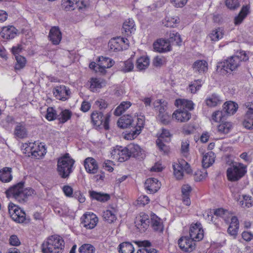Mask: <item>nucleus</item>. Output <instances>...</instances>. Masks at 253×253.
Segmentation results:
<instances>
[{
    "instance_id": "nucleus-29",
    "label": "nucleus",
    "mask_w": 253,
    "mask_h": 253,
    "mask_svg": "<svg viewBox=\"0 0 253 253\" xmlns=\"http://www.w3.org/2000/svg\"><path fill=\"white\" fill-rule=\"evenodd\" d=\"M14 135L15 137L24 138L27 137V130L24 123H18L16 124L14 130Z\"/></svg>"
},
{
    "instance_id": "nucleus-30",
    "label": "nucleus",
    "mask_w": 253,
    "mask_h": 253,
    "mask_svg": "<svg viewBox=\"0 0 253 253\" xmlns=\"http://www.w3.org/2000/svg\"><path fill=\"white\" fill-rule=\"evenodd\" d=\"M120 37L112 39L108 43L110 49L113 51H121L126 49V47H123Z\"/></svg>"
},
{
    "instance_id": "nucleus-55",
    "label": "nucleus",
    "mask_w": 253,
    "mask_h": 253,
    "mask_svg": "<svg viewBox=\"0 0 253 253\" xmlns=\"http://www.w3.org/2000/svg\"><path fill=\"white\" fill-rule=\"evenodd\" d=\"M243 200L239 202L240 205L243 208H249L253 205L252 201V197L249 195H243Z\"/></svg>"
},
{
    "instance_id": "nucleus-44",
    "label": "nucleus",
    "mask_w": 253,
    "mask_h": 253,
    "mask_svg": "<svg viewBox=\"0 0 253 253\" xmlns=\"http://www.w3.org/2000/svg\"><path fill=\"white\" fill-rule=\"evenodd\" d=\"M15 124L14 118L7 116L5 118L2 119L0 122V125L7 130H11Z\"/></svg>"
},
{
    "instance_id": "nucleus-57",
    "label": "nucleus",
    "mask_w": 253,
    "mask_h": 253,
    "mask_svg": "<svg viewBox=\"0 0 253 253\" xmlns=\"http://www.w3.org/2000/svg\"><path fill=\"white\" fill-rule=\"evenodd\" d=\"M60 115V122L64 123L71 118L72 112L69 110L65 109L61 112Z\"/></svg>"
},
{
    "instance_id": "nucleus-62",
    "label": "nucleus",
    "mask_w": 253,
    "mask_h": 253,
    "mask_svg": "<svg viewBox=\"0 0 253 253\" xmlns=\"http://www.w3.org/2000/svg\"><path fill=\"white\" fill-rule=\"evenodd\" d=\"M225 4L230 9H235L239 6L238 0H226Z\"/></svg>"
},
{
    "instance_id": "nucleus-58",
    "label": "nucleus",
    "mask_w": 253,
    "mask_h": 253,
    "mask_svg": "<svg viewBox=\"0 0 253 253\" xmlns=\"http://www.w3.org/2000/svg\"><path fill=\"white\" fill-rule=\"evenodd\" d=\"M189 142L188 140L183 141L181 142V152L185 157L189 154Z\"/></svg>"
},
{
    "instance_id": "nucleus-39",
    "label": "nucleus",
    "mask_w": 253,
    "mask_h": 253,
    "mask_svg": "<svg viewBox=\"0 0 253 253\" xmlns=\"http://www.w3.org/2000/svg\"><path fill=\"white\" fill-rule=\"evenodd\" d=\"M102 216L108 223H112L116 219V211L115 208L107 210L103 213Z\"/></svg>"
},
{
    "instance_id": "nucleus-37",
    "label": "nucleus",
    "mask_w": 253,
    "mask_h": 253,
    "mask_svg": "<svg viewBox=\"0 0 253 253\" xmlns=\"http://www.w3.org/2000/svg\"><path fill=\"white\" fill-rule=\"evenodd\" d=\"M213 214L214 215L216 216L217 218H222L226 222L229 221L231 216V213L222 208L215 209Z\"/></svg>"
},
{
    "instance_id": "nucleus-48",
    "label": "nucleus",
    "mask_w": 253,
    "mask_h": 253,
    "mask_svg": "<svg viewBox=\"0 0 253 253\" xmlns=\"http://www.w3.org/2000/svg\"><path fill=\"white\" fill-rule=\"evenodd\" d=\"M179 22L180 19L177 16H169L166 17L165 21L163 24L167 27H174Z\"/></svg>"
},
{
    "instance_id": "nucleus-19",
    "label": "nucleus",
    "mask_w": 253,
    "mask_h": 253,
    "mask_svg": "<svg viewBox=\"0 0 253 253\" xmlns=\"http://www.w3.org/2000/svg\"><path fill=\"white\" fill-rule=\"evenodd\" d=\"M114 62L110 58L106 57H99L98 59L99 67L97 70L101 74H105L106 69L111 68L114 64Z\"/></svg>"
},
{
    "instance_id": "nucleus-34",
    "label": "nucleus",
    "mask_w": 253,
    "mask_h": 253,
    "mask_svg": "<svg viewBox=\"0 0 253 253\" xmlns=\"http://www.w3.org/2000/svg\"><path fill=\"white\" fill-rule=\"evenodd\" d=\"M89 193L91 198L100 202H107L110 199V195L106 193L97 192L94 191H90Z\"/></svg>"
},
{
    "instance_id": "nucleus-18",
    "label": "nucleus",
    "mask_w": 253,
    "mask_h": 253,
    "mask_svg": "<svg viewBox=\"0 0 253 253\" xmlns=\"http://www.w3.org/2000/svg\"><path fill=\"white\" fill-rule=\"evenodd\" d=\"M161 182L155 178L147 179L145 183V188L149 193H154L158 191L161 187Z\"/></svg>"
},
{
    "instance_id": "nucleus-26",
    "label": "nucleus",
    "mask_w": 253,
    "mask_h": 253,
    "mask_svg": "<svg viewBox=\"0 0 253 253\" xmlns=\"http://www.w3.org/2000/svg\"><path fill=\"white\" fill-rule=\"evenodd\" d=\"M17 30L13 26H8L2 28L0 33L2 38L6 40L13 39L17 35Z\"/></svg>"
},
{
    "instance_id": "nucleus-31",
    "label": "nucleus",
    "mask_w": 253,
    "mask_h": 253,
    "mask_svg": "<svg viewBox=\"0 0 253 253\" xmlns=\"http://www.w3.org/2000/svg\"><path fill=\"white\" fill-rule=\"evenodd\" d=\"M215 155L211 151L206 153L203 157L202 165L204 169H207L211 166L215 161Z\"/></svg>"
},
{
    "instance_id": "nucleus-36",
    "label": "nucleus",
    "mask_w": 253,
    "mask_h": 253,
    "mask_svg": "<svg viewBox=\"0 0 253 253\" xmlns=\"http://www.w3.org/2000/svg\"><path fill=\"white\" fill-rule=\"evenodd\" d=\"M151 226L154 230L159 232L163 231L164 226L160 218L154 214L151 215Z\"/></svg>"
},
{
    "instance_id": "nucleus-20",
    "label": "nucleus",
    "mask_w": 253,
    "mask_h": 253,
    "mask_svg": "<svg viewBox=\"0 0 253 253\" xmlns=\"http://www.w3.org/2000/svg\"><path fill=\"white\" fill-rule=\"evenodd\" d=\"M140 249L136 253H158L159 251L152 248L151 243L148 241H140L137 243Z\"/></svg>"
},
{
    "instance_id": "nucleus-8",
    "label": "nucleus",
    "mask_w": 253,
    "mask_h": 253,
    "mask_svg": "<svg viewBox=\"0 0 253 253\" xmlns=\"http://www.w3.org/2000/svg\"><path fill=\"white\" fill-rule=\"evenodd\" d=\"M173 173L177 179H182L184 175V171L187 174L192 172L190 165L185 160H182L177 163H174L172 165Z\"/></svg>"
},
{
    "instance_id": "nucleus-1",
    "label": "nucleus",
    "mask_w": 253,
    "mask_h": 253,
    "mask_svg": "<svg viewBox=\"0 0 253 253\" xmlns=\"http://www.w3.org/2000/svg\"><path fill=\"white\" fill-rule=\"evenodd\" d=\"M248 60V57L244 51H241L237 55L228 58L224 61L218 63L217 71L224 73H228L237 70L241 65L242 61Z\"/></svg>"
},
{
    "instance_id": "nucleus-56",
    "label": "nucleus",
    "mask_w": 253,
    "mask_h": 253,
    "mask_svg": "<svg viewBox=\"0 0 253 253\" xmlns=\"http://www.w3.org/2000/svg\"><path fill=\"white\" fill-rule=\"evenodd\" d=\"M154 107H158L159 109V114L158 115H161L166 113L167 106L163 104L162 100H158L154 103Z\"/></svg>"
},
{
    "instance_id": "nucleus-64",
    "label": "nucleus",
    "mask_w": 253,
    "mask_h": 253,
    "mask_svg": "<svg viewBox=\"0 0 253 253\" xmlns=\"http://www.w3.org/2000/svg\"><path fill=\"white\" fill-rule=\"evenodd\" d=\"M222 117V113L220 111L214 112L211 116V119L214 122H219Z\"/></svg>"
},
{
    "instance_id": "nucleus-25",
    "label": "nucleus",
    "mask_w": 253,
    "mask_h": 253,
    "mask_svg": "<svg viewBox=\"0 0 253 253\" xmlns=\"http://www.w3.org/2000/svg\"><path fill=\"white\" fill-rule=\"evenodd\" d=\"M204 102L207 106L211 108L221 104L222 103V100L219 94L216 93H213L208 95L205 99Z\"/></svg>"
},
{
    "instance_id": "nucleus-12",
    "label": "nucleus",
    "mask_w": 253,
    "mask_h": 253,
    "mask_svg": "<svg viewBox=\"0 0 253 253\" xmlns=\"http://www.w3.org/2000/svg\"><path fill=\"white\" fill-rule=\"evenodd\" d=\"M81 224L87 229L94 228L98 222L97 216L93 212H86L81 218Z\"/></svg>"
},
{
    "instance_id": "nucleus-11",
    "label": "nucleus",
    "mask_w": 253,
    "mask_h": 253,
    "mask_svg": "<svg viewBox=\"0 0 253 253\" xmlns=\"http://www.w3.org/2000/svg\"><path fill=\"white\" fill-rule=\"evenodd\" d=\"M62 7L66 11H71L78 7L79 9L85 8L89 5L88 0H83L81 2L77 0H62Z\"/></svg>"
},
{
    "instance_id": "nucleus-49",
    "label": "nucleus",
    "mask_w": 253,
    "mask_h": 253,
    "mask_svg": "<svg viewBox=\"0 0 253 253\" xmlns=\"http://www.w3.org/2000/svg\"><path fill=\"white\" fill-rule=\"evenodd\" d=\"M15 60L16 61L15 64V69L19 70L23 69L26 64V58L20 55H15Z\"/></svg>"
},
{
    "instance_id": "nucleus-21",
    "label": "nucleus",
    "mask_w": 253,
    "mask_h": 253,
    "mask_svg": "<svg viewBox=\"0 0 253 253\" xmlns=\"http://www.w3.org/2000/svg\"><path fill=\"white\" fill-rule=\"evenodd\" d=\"M126 149L129 155V158L131 156L135 158L143 157L144 151L138 145L131 143L127 146Z\"/></svg>"
},
{
    "instance_id": "nucleus-15",
    "label": "nucleus",
    "mask_w": 253,
    "mask_h": 253,
    "mask_svg": "<svg viewBox=\"0 0 253 253\" xmlns=\"http://www.w3.org/2000/svg\"><path fill=\"white\" fill-rule=\"evenodd\" d=\"M137 120L135 127L129 133L125 135V138L126 139L130 140L134 139L141 132L144 126V117L140 116L137 118Z\"/></svg>"
},
{
    "instance_id": "nucleus-47",
    "label": "nucleus",
    "mask_w": 253,
    "mask_h": 253,
    "mask_svg": "<svg viewBox=\"0 0 253 253\" xmlns=\"http://www.w3.org/2000/svg\"><path fill=\"white\" fill-rule=\"evenodd\" d=\"M232 124L230 122H222L217 126L218 132L220 134H227L232 129Z\"/></svg>"
},
{
    "instance_id": "nucleus-53",
    "label": "nucleus",
    "mask_w": 253,
    "mask_h": 253,
    "mask_svg": "<svg viewBox=\"0 0 253 253\" xmlns=\"http://www.w3.org/2000/svg\"><path fill=\"white\" fill-rule=\"evenodd\" d=\"M122 71L125 73L131 71L134 68L133 62L132 59H129L123 62Z\"/></svg>"
},
{
    "instance_id": "nucleus-9",
    "label": "nucleus",
    "mask_w": 253,
    "mask_h": 253,
    "mask_svg": "<svg viewBox=\"0 0 253 253\" xmlns=\"http://www.w3.org/2000/svg\"><path fill=\"white\" fill-rule=\"evenodd\" d=\"M8 211L11 218L18 223H23L26 220V213L13 203H10L8 206Z\"/></svg>"
},
{
    "instance_id": "nucleus-52",
    "label": "nucleus",
    "mask_w": 253,
    "mask_h": 253,
    "mask_svg": "<svg viewBox=\"0 0 253 253\" xmlns=\"http://www.w3.org/2000/svg\"><path fill=\"white\" fill-rule=\"evenodd\" d=\"M202 81L195 80L189 85V89L192 93H195L199 90L202 85Z\"/></svg>"
},
{
    "instance_id": "nucleus-28",
    "label": "nucleus",
    "mask_w": 253,
    "mask_h": 253,
    "mask_svg": "<svg viewBox=\"0 0 253 253\" xmlns=\"http://www.w3.org/2000/svg\"><path fill=\"white\" fill-rule=\"evenodd\" d=\"M173 117L180 122H184L190 119L191 114L185 109H182L180 108L179 110L173 113Z\"/></svg>"
},
{
    "instance_id": "nucleus-17",
    "label": "nucleus",
    "mask_w": 253,
    "mask_h": 253,
    "mask_svg": "<svg viewBox=\"0 0 253 253\" xmlns=\"http://www.w3.org/2000/svg\"><path fill=\"white\" fill-rule=\"evenodd\" d=\"M179 248L184 252H191L195 248L194 241L188 237H182L178 240Z\"/></svg>"
},
{
    "instance_id": "nucleus-10",
    "label": "nucleus",
    "mask_w": 253,
    "mask_h": 253,
    "mask_svg": "<svg viewBox=\"0 0 253 253\" xmlns=\"http://www.w3.org/2000/svg\"><path fill=\"white\" fill-rule=\"evenodd\" d=\"M111 158L120 162H123L129 158L126 147L117 145L111 150Z\"/></svg>"
},
{
    "instance_id": "nucleus-63",
    "label": "nucleus",
    "mask_w": 253,
    "mask_h": 253,
    "mask_svg": "<svg viewBox=\"0 0 253 253\" xmlns=\"http://www.w3.org/2000/svg\"><path fill=\"white\" fill-rule=\"evenodd\" d=\"M170 134L169 131L166 129H162V133L158 139H161L164 141H168L170 140Z\"/></svg>"
},
{
    "instance_id": "nucleus-22",
    "label": "nucleus",
    "mask_w": 253,
    "mask_h": 253,
    "mask_svg": "<svg viewBox=\"0 0 253 253\" xmlns=\"http://www.w3.org/2000/svg\"><path fill=\"white\" fill-rule=\"evenodd\" d=\"M84 166L86 171L89 173H96L98 169L96 161L92 157H88L85 159Z\"/></svg>"
},
{
    "instance_id": "nucleus-59",
    "label": "nucleus",
    "mask_w": 253,
    "mask_h": 253,
    "mask_svg": "<svg viewBox=\"0 0 253 253\" xmlns=\"http://www.w3.org/2000/svg\"><path fill=\"white\" fill-rule=\"evenodd\" d=\"M45 117L48 121L54 120L56 117V111L52 107H48Z\"/></svg>"
},
{
    "instance_id": "nucleus-24",
    "label": "nucleus",
    "mask_w": 253,
    "mask_h": 253,
    "mask_svg": "<svg viewBox=\"0 0 253 253\" xmlns=\"http://www.w3.org/2000/svg\"><path fill=\"white\" fill-rule=\"evenodd\" d=\"M48 37L53 44H58L62 39V34L59 27H52L50 30Z\"/></svg>"
},
{
    "instance_id": "nucleus-16",
    "label": "nucleus",
    "mask_w": 253,
    "mask_h": 253,
    "mask_svg": "<svg viewBox=\"0 0 253 253\" xmlns=\"http://www.w3.org/2000/svg\"><path fill=\"white\" fill-rule=\"evenodd\" d=\"M53 93L57 99L65 101L68 98V96L70 94V90L66 86L62 85L55 87Z\"/></svg>"
},
{
    "instance_id": "nucleus-13",
    "label": "nucleus",
    "mask_w": 253,
    "mask_h": 253,
    "mask_svg": "<svg viewBox=\"0 0 253 253\" xmlns=\"http://www.w3.org/2000/svg\"><path fill=\"white\" fill-rule=\"evenodd\" d=\"M135 226L141 232H145L148 228L150 223L149 215L145 212H140L135 221Z\"/></svg>"
},
{
    "instance_id": "nucleus-35",
    "label": "nucleus",
    "mask_w": 253,
    "mask_h": 253,
    "mask_svg": "<svg viewBox=\"0 0 253 253\" xmlns=\"http://www.w3.org/2000/svg\"><path fill=\"white\" fill-rule=\"evenodd\" d=\"M12 169L5 167L0 170V180L2 182H9L12 179Z\"/></svg>"
},
{
    "instance_id": "nucleus-51",
    "label": "nucleus",
    "mask_w": 253,
    "mask_h": 253,
    "mask_svg": "<svg viewBox=\"0 0 253 253\" xmlns=\"http://www.w3.org/2000/svg\"><path fill=\"white\" fill-rule=\"evenodd\" d=\"M80 253H95V248L90 244H84L79 249Z\"/></svg>"
},
{
    "instance_id": "nucleus-38",
    "label": "nucleus",
    "mask_w": 253,
    "mask_h": 253,
    "mask_svg": "<svg viewBox=\"0 0 253 253\" xmlns=\"http://www.w3.org/2000/svg\"><path fill=\"white\" fill-rule=\"evenodd\" d=\"M191 188L189 185H184L181 188L182 200L186 206H189L191 202L189 198Z\"/></svg>"
},
{
    "instance_id": "nucleus-40",
    "label": "nucleus",
    "mask_w": 253,
    "mask_h": 253,
    "mask_svg": "<svg viewBox=\"0 0 253 253\" xmlns=\"http://www.w3.org/2000/svg\"><path fill=\"white\" fill-rule=\"evenodd\" d=\"M175 105L182 109L187 108L190 110L194 109V105L193 102L191 100L181 99H176L175 102Z\"/></svg>"
},
{
    "instance_id": "nucleus-43",
    "label": "nucleus",
    "mask_w": 253,
    "mask_h": 253,
    "mask_svg": "<svg viewBox=\"0 0 253 253\" xmlns=\"http://www.w3.org/2000/svg\"><path fill=\"white\" fill-rule=\"evenodd\" d=\"M150 64L149 58L147 56H141L136 61V66L139 71L145 70Z\"/></svg>"
},
{
    "instance_id": "nucleus-32",
    "label": "nucleus",
    "mask_w": 253,
    "mask_h": 253,
    "mask_svg": "<svg viewBox=\"0 0 253 253\" xmlns=\"http://www.w3.org/2000/svg\"><path fill=\"white\" fill-rule=\"evenodd\" d=\"M90 88L93 92L102 88L106 84L105 81L102 79L96 78H92L90 79Z\"/></svg>"
},
{
    "instance_id": "nucleus-33",
    "label": "nucleus",
    "mask_w": 253,
    "mask_h": 253,
    "mask_svg": "<svg viewBox=\"0 0 253 253\" xmlns=\"http://www.w3.org/2000/svg\"><path fill=\"white\" fill-rule=\"evenodd\" d=\"M193 68L195 72L204 73L208 69V63L204 60H197L193 64Z\"/></svg>"
},
{
    "instance_id": "nucleus-5",
    "label": "nucleus",
    "mask_w": 253,
    "mask_h": 253,
    "mask_svg": "<svg viewBox=\"0 0 253 253\" xmlns=\"http://www.w3.org/2000/svg\"><path fill=\"white\" fill-rule=\"evenodd\" d=\"M247 167L241 163L232 162L226 170L227 179L236 182L242 178L247 172Z\"/></svg>"
},
{
    "instance_id": "nucleus-54",
    "label": "nucleus",
    "mask_w": 253,
    "mask_h": 253,
    "mask_svg": "<svg viewBox=\"0 0 253 253\" xmlns=\"http://www.w3.org/2000/svg\"><path fill=\"white\" fill-rule=\"evenodd\" d=\"M169 40V42H175L177 45H180L182 42L180 34L178 32L174 31L170 33Z\"/></svg>"
},
{
    "instance_id": "nucleus-6",
    "label": "nucleus",
    "mask_w": 253,
    "mask_h": 253,
    "mask_svg": "<svg viewBox=\"0 0 253 253\" xmlns=\"http://www.w3.org/2000/svg\"><path fill=\"white\" fill-rule=\"evenodd\" d=\"M25 145L26 151L30 152L31 155L37 159L42 158L46 153L45 145L42 143L29 142Z\"/></svg>"
},
{
    "instance_id": "nucleus-60",
    "label": "nucleus",
    "mask_w": 253,
    "mask_h": 253,
    "mask_svg": "<svg viewBox=\"0 0 253 253\" xmlns=\"http://www.w3.org/2000/svg\"><path fill=\"white\" fill-rule=\"evenodd\" d=\"M161 139H158L156 141V144L158 146L159 149L164 154H167L169 152V147L164 144Z\"/></svg>"
},
{
    "instance_id": "nucleus-42",
    "label": "nucleus",
    "mask_w": 253,
    "mask_h": 253,
    "mask_svg": "<svg viewBox=\"0 0 253 253\" xmlns=\"http://www.w3.org/2000/svg\"><path fill=\"white\" fill-rule=\"evenodd\" d=\"M249 7L247 5L243 6L240 11L238 16L234 19V23L235 25L241 24L245 18L249 13Z\"/></svg>"
},
{
    "instance_id": "nucleus-41",
    "label": "nucleus",
    "mask_w": 253,
    "mask_h": 253,
    "mask_svg": "<svg viewBox=\"0 0 253 253\" xmlns=\"http://www.w3.org/2000/svg\"><path fill=\"white\" fill-rule=\"evenodd\" d=\"M223 110L228 115H233L237 110L238 104L232 101L225 102L223 105Z\"/></svg>"
},
{
    "instance_id": "nucleus-46",
    "label": "nucleus",
    "mask_w": 253,
    "mask_h": 253,
    "mask_svg": "<svg viewBox=\"0 0 253 253\" xmlns=\"http://www.w3.org/2000/svg\"><path fill=\"white\" fill-rule=\"evenodd\" d=\"M131 105L129 101L122 102L115 109L114 114L115 116H119L121 115L126 110L128 109Z\"/></svg>"
},
{
    "instance_id": "nucleus-50",
    "label": "nucleus",
    "mask_w": 253,
    "mask_h": 253,
    "mask_svg": "<svg viewBox=\"0 0 253 253\" xmlns=\"http://www.w3.org/2000/svg\"><path fill=\"white\" fill-rule=\"evenodd\" d=\"M223 32L221 28L213 30L210 35V38L212 41L216 42L223 38Z\"/></svg>"
},
{
    "instance_id": "nucleus-27",
    "label": "nucleus",
    "mask_w": 253,
    "mask_h": 253,
    "mask_svg": "<svg viewBox=\"0 0 253 253\" xmlns=\"http://www.w3.org/2000/svg\"><path fill=\"white\" fill-rule=\"evenodd\" d=\"M135 31V26L134 21L132 19L126 20L123 25L122 33L128 36Z\"/></svg>"
},
{
    "instance_id": "nucleus-14",
    "label": "nucleus",
    "mask_w": 253,
    "mask_h": 253,
    "mask_svg": "<svg viewBox=\"0 0 253 253\" xmlns=\"http://www.w3.org/2000/svg\"><path fill=\"white\" fill-rule=\"evenodd\" d=\"M189 235L190 238L195 242H198L202 240L204 237V230L202 225L200 223H196L191 225Z\"/></svg>"
},
{
    "instance_id": "nucleus-3",
    "label": "nucleus",
    "mask_w": 253,
    "mask_h": 253,
    "mask_svg": "<svg viewBox=\"0 0 253 253\" xmlns=\"http://www.w3.org/2000/svg\"><path fill=\"white\" fill-rule=\"evenodd\" d=\"M24 184L20 182L9 188L5 191L7 197L14 198L19 203L25 202L28 197L33 194L34 191L31 188H24Z\"/></svg>"
},
{
    "instance_id": "nucleus-61",
    "label": "nucleus",
    "mask_w": 253,
    "mask_h": 253,
    "mask_svg": "<svg viewBox=\"0 0 253 253\" xmlns=\"http://www.w3.org/2000/svg\"><path fill=\"white\" fill-rule=\"evenodd\" d=\"M207 176V171L204 169L202 170H197L195 174V180L196 181H201L205 178Z\"/></svg>"
},
{
    "instance_id": "nucleus-45",
    "label": "nucleus",
    "mask_w": 253,
    "mask_h": 253,
    "mask_svg": "<svg viewBox=\"0 0 253 253\" xmlns=\"http://www.w3.org/2000/svg\"><path fill=\"white\" fill-rule=\"evenodd\" d=\"M132 121V118L130 116H123L119 119L117 124L119 127L125 128L128 127L131 125Z\"/></svg>"
},
{
    "instance_id": "nucleus-2",
    "label": "nucleus",
    "mask_w": 253,
    "mask_h": 253,
    "mask_svg": "<svg viewBox=\"0 0 253 253\" xmlns=\"http://www.w3.org/2000/svg\"><path fill=\"white\" fill-rule=\"evenodd\" d=\"M65 247L63 238L58 235H53L48 237L42 245L43 253H62Z\"/></svg>"
},
{
    "instance_id": "nucleus-23",
    "label": "nucleus",
    "mask_w": 253,
    "mask_h": 253,
    "mask_svg": "<svg viewBox=\"0 0 253 253\" xmlns=\"http://www.w3.org/2000/svg\"><path fill=\"white\" fill-rule=\"evenodd\" d=\"M155 50L159 52H166L171 50L169 42L162 39L158 40L153 43Z\"/></svg>"
},
{
    "instance_id": "nucleus-4",
    "label": "nucleus",
    "mask_w": 253,
    "mask_h": 253,
    "mask_svg": "<svg viewBox=\"0 0 253 253\" xmlns=\"http://www.w3.org/2000/svg\"><path fill=\"white\" fill-rule=\"evenodd\" d=\"M75 162L68 153H66L58 159L57 171L61 178H67L69 177L73 171Z\"/></svg>"
},
{
    "instance_id": "nucleus-7",
    "label": "nucleus",
    "mask_w": 253,
    "mask_h": 253,
    "mask_svg": "<svg viewBox=\"0 0 253 253\" xmlns=\"http://www.w3.org/2000/svg\"><path fill=\"white\" fill-rule=\"evenodd\" d=\"M111 114L109 113L103 115L101 111H94L92 113L91 118L93 124L96 126L103 125L104 128L107 130L109 128V121Z\"/></svg>"
}]
</instances>
